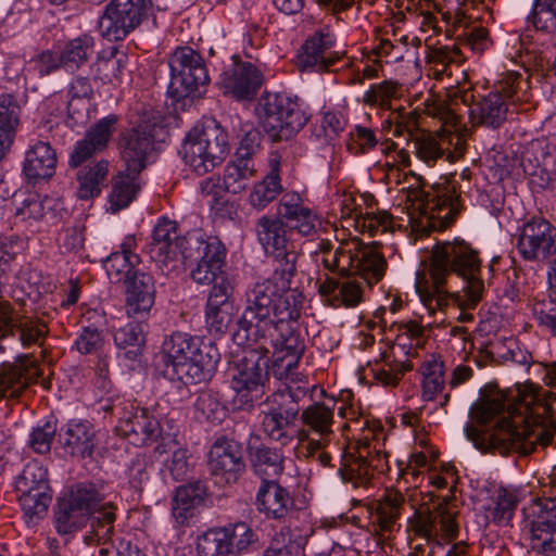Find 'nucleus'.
Instances as JSON below:
<instances>
[{
	"mask_svg": "<svg viewBox=\"0 0 556 556\" xmlns=\"http://www.w3.org/2000/svg\"><path fill=\"white\" fill-rule=\"evenodd\" d=\"M267 255L274 260L273 275L248 287L232 340L240 344L247 340H270L275 375L282 378L299 366L306 349L299 324L305 296L290 287L296 275V245Z\"/></svg>",
	"mask_w": 556,
	"mask_h": 556,
	"instance_id": "f257e3e1",
	"label": "nucleus"
},
{
	"mask_svg": "<svg viewBox=\"0 0 556 556\" xmlns=\"http://www.w3.org/2000/svg\"><path fill=\"white\" fill-rule=\"evenodd\" d=\"M555 402V392L533 383L518 389L509 400L503 391L483 390L471 408V416L484 428L467 425L466 437L482 453L529 455L536 444L547 446L554 438Z\"/></svg>",
	"mask_w": 556,
	"mask_h": 556,
	"instance_id": "f03ea898",
	"label": "nucleus"
},
{
	"mask_svg": "<svg viewBox=\"0 0 556 556\" xmlns=\"http://www.w3.org/2000/svg\"><path fill=\"white\" fill-rule=\"evenodd\" d=\"M416 290L430 315L450 300L478 305L484 290L479 252L463 239L438 242L432 248L430 280L418 277Z\"/></svg>",
	"mask_w": 556,
	"mask_h": 556,
	"instance_id": "7ed1b4c3",
	"label": "nucleus"
},
{
	"mask_svg": "<svg viewBox=\"0 0 556 556\" xmlns=\"http://www.w3.org/2000/svg\"><path fill=\"white\" fill-rule=\"evenodd\" d=\"M200 349L199 340L189 333L176 331L165 337L155 357V370L169 381L195 384L214 375L219 354L213 346Z\"/></svg>",
	"mask_w": 556,
	"mask_h": 556,
	"instance_id": "20e7f679",
	"label": "nucleus"
},
{
	"mask_svg": "<svg viewBox=\"0 0 556 556\" xmlns=\"http://www.w3.org/2000/svg\"><path fill=\"white\" fill-rule=\"evenodd\" d=\"M237 345L240 343L235 342ZM269 343L274 349L270 340H247L241 343L242 346L248 345L249 349L243 352V355L235 363V372L231 377L230 387L235 392L233 402L240 409L250 410L254 405L262 400L266 392L269 381V349L266 346ZM296 367L288 371V374L280 378L274 375L277 379H288ZM271 370H274V351L271 352Z\"/></svg>",
	"mask_w": 556,
	"mask_h": 556,
	"instance_id": "39448f33",
	"label": "nucleus"
},
{
	"mask_svg": "<svg viewBox=\"0 0 556 556\" xmlns=\"http://www.w3.org/2000/svg\"><path fill=\"white\" fill-rule=\"evenodd\" d=\"M180 153L187 166L205 175L220 165L229 153L228 134L215 121L194 126L184 139Z\"/></svg>",
	"mask_w": 556,
	"mask_h": 556,
	"instance_id": "423d86ee",
	"label": "nucleus"
},
{
	"mask_svg": "<svg viewBox=\"0 0 556 556\" xmlns=\"http://www.w3.org/2000/svg\"><path fill=\"white\" fill-rule=\"evenodd\" d=\"M263 130L273 141L289 140L308 122L298 97L279 92H264L255 108Z\"/></svg>",
	"mask_w": 556,
	"mask_h": 556,
	"instance_id": "0eeeda50",
	"label": "nucleus"
},
{
	"mask_svg": "<svg viewBox=\"0 0 556 556\" xmlns=\"http://www.w3.org/2000/svg\"><path fill=\"white\" fill-rule=\"evenodd\" d=\"M399 331L390 352L381 354L382 364L372 368L374 378L383 387H396L405 372L413 369L409 356L415 353L413 346H419L424 337V327L416 320L393 323Z\"/></svg>",
	"mask_w": 556,
	"mask_h": 556,
	"instance_id": "6e6552de",
	"label": "nucleus"
},
{
	"mask_svg": "<svg viewBox=\"0 0 556 556\" xmlns=\"http://www.w3.org/2000/svg\"><path fill=\"white\" fill-rule=\"evenodd\" d=\"M170 81L168 94L176 101L197 97L210 83L202 55L191 47H178L168 58Z\"/></svg>",
	"mask_w": 556,
	"mask_h": 556,
	"instance_id": "1a4fd4ad",
	"label": "nucleus"
},
{
	"mask_svg": "<svg viewBox=\"0 0 556 556\" xmlns=\"http://www.w3.org/2000/svg\"><path fill=\"white\" fill-rule=\"evenodd\" d=\"M13 308L8 301L0 300V339L13 330ZM5 348L0 343V355ZM37 376V367L28 356H21L15 362L0 363V400L17 399Z\"/></svg>",
	"mask_w": 556,
	"mask_h": 556,
	"instance_id": "9d476101",
	"label": "nucleus"
},
{
	"mask_svg": "<svg viewBox=\"0 0 556 556\" xmlns=\"http://www.w3.org/2000/svg\"><path fill=\"white\" fill-rule=\"evenodd\" d=\"M152 0H110L98 20L100 35L121 41L137 29L151 13Z\"/></svg>",
	"mask_w": 556,
	"mask_h": 556,
	"instance_id": "9b49d317",
	"label": "nucleus"
},
{
	"mask_svg": "<svg viewBox=\"0 0 556 556\" xmlns=\"http://www.w3.org/2000/svg\"><path fill=\"white\" fill-rule=\"evenodd\" d=\"M520 83L519 73H507L494 85L492 91L470 108L472 124L491 129L500 128L507 119L508 103L519 100L517 92Z\"/></svg>",
	"mask_w": 556,
	"mask_h": 556,
	"instance_id": "f8f14e48",
	"label": "nucleus"
},
{
	"mask_svg": "<svg viewBox=\"0 0 556 556\" xmlns=\"http://www.w3.org/2000/svg\"><path fill=\"white\" fill-rule=\"evenodd\" d=\"M14 491L24 515L41 518L52 502L48 470L38 460L28 462L14 480Z\"/></svg>",
	"mask_w": 556,
	"mask_h": 556,
	"instance_id": "ddd939ff",
	"label": "nucleus"
},
{
	"mask_svg": "<svg viewBox=\"0 0 556 556\" xmlns=\"http://www.w3.org/2000/svg\"><path fill=\"white\" fill-rule=\"evenodd\" d=\"M388 469V454L372 442L359 441L343 454L339 475L354 488H367L376 472Z\"/></svg>",
	"mask_w": 556,
	"mask_h": 556,
	"instance_id": "4468645a",
	"label": "nucleus"
},
{
	"mask_svg": "<svg viewBox=\"0 0 556 556\" xmlns=\"http://www.w3.org/2000/svg\"><path fill=\"white\" fill-rule=\"evenodd\" d=\"M415 532L433 542L428 556H456L458 547L456 545H445L440 540L455 539L458 532V526L455 520V514L443 505H439L434 510L419 513L414 523Z\"/></svg>",
	"mask_w": 556,
	"mask_h": 556,
	"instance_id": "2eb2a0df",
	"label": "nucleus"
},
{
	"mask_svg": "<svg viewBox=\"0 0 556 556\" xmlns=\"http://www.w3.org/2000/svg\"><path fill=\"white\" fill-rule=\"evenodd\" d=\"M161 126L156 122L142 119L138 125L125 129L118 137V150L125 168L140 174L147 166L148 155L154 149V139Z\"/></svg>",
	"mask_w": 556,
	"mask_h": 556,
	"instance_id": "dca6fc26",
	"label": "nucleus"
},
{
	"mask_svg": "<svg viewBox=\"0 0 556 556\" xmlns=\"http://www.w3.org/2000/svg\"><path fill=\"white\" fill-rule=\"evenodd\" d=\"M334 406L336 401L331 399L329 403L315 402L302 410L300 419L304 428L299 432V438L307 441L309 455L326 448L334 439Z\"/></svg>",
	"mask_w": 556,
	"mask_h": 556,
	"instance_id": "f3484780",
	"label": "nucleus"
},
{
	"mask_svg": "<svg viewBox=\"0 0 556 556\" xmlns=\"http://www.w3.org/2000/svg\"><path fill=\"white\" fill-rule=\"evenodd\" d=\"M516 248L526 261L549 258L556 254V227L544 217H531L518 228Z\"/></svg>",
	"mask_w": 556,
	"mask_h": 556,
	"instance_id": "a211bd4d",
	"label": "nucleus"
},
{
	"mask_svg": "<svg viewBox=\"0 0 556 556\" xmlns=\"http://www.w3.org/2000/svg\"><path fill=\"white\" fill-rule=\"evenodd\" d=\"M217 84L224 94L237 101H250L264 84V75L254 64L243 62L239 55L233 54L220 73Z\"/></svg>",
	"mask_w": 556,
	"mask_h": 556,
	"instance_id": "6ab92c4d",
	"label": "nucleus"
},
{
	"mask_svg": "<svg viewBox=\"0 0 556 556\" xmlns=\"http://www.w3.org/2000/svg\"><path fill=\"white\" fill-rule=\"evenodd\" d=\"M334 46L336 36L328 26L316 29L298 50V68L308 73L328 71L340 59Z\"/></svg>",
	"mask_w": 556,
	"mask_h": 556,
	"instance_id": "aec40b11",
	"label": "nucleus"
},
{
	"mask_svg": "<svg viewBox=\"0 0 556 556\" xmlns=\"http://www.w3.org/2000/svg\"><path fill=\"white\" fill-rule=\"evenodd\" d=\"M286 400L283 395H269L261 404L260 413L263 432L281 445L292 441L290 427L294 425L300 413L299 405Z\"/></svg>",
	"mask_w": 556,
	"mask_h": 556,
	"instance_id": "412c9836",
	"label": "nucleus"
},
{
	"mask_svg": "<svg viewBox=\"0 0 556 556\" xmlns=\"http://www.w3.org/2000/svg\"><path fill=\"white\" fill-rule=\"evenodd\" d=\"M421 214L426 226L433 230L446 229L459 213V193L454 182H447L425 193Z\"/></svg>",
	"mask_w": 556,
	"mask_h": 556,
	"instance_id": "4be33fe9",
	"label": "nucleus"
},
{
	"mask_svg": "<svg viewBox=\"0 0 556 556\" xmlns=\"http://www.w3.org/2000/svg\"><path fill=\"white\" fill-rule=\"evenodd\" d=\"M207 466L212 476L226 484L236 483L245 470L241 445L228 439H218L207 454Z\"/></svg>",
	"mask_w": 556,
	"mask_h": 556,
	"instance_id": "5701e85b",
	"label": "nucleus"
},
{
	"mask_svg": "<svg viewBox=\"0 0 556 556\" xmlns=\"http://www.w3.org/2000/svg\"><path fill=\"white\" fill-rule=\"evenodd\" d=\"M232 293L233 286L228 278H222L208 292L204 308L205 327L215 338L225 334L232 321Z\"/></svg>",
	"mask_w": 556,
	"mask_h": 556,
	"instance_id": "b1692460",
	"label": "nucleus"
},
{
	"mask_svg": "<svg viewBox=\"0 0 556 556\" xmlns=\"http://www.w3.org/2000/svg\"><path fill=\"white\" fill-rule=\"evenodd\" d=\"M277 214L292 233L314 239L318 236L323 220L307 206L296 192L285 193L278 202Z\"/></svg>",
	"mask_w": 556,
	"mask_h": 556,
	"instance_id": "393cba45",
	"label": "nucleus"
},
{
	"mask_svg": "<svg viewBox=\"0 0 556 556\" xmlns=\"http://www.w3.org/2000/svg\"><path fill=\"white\" fill-rule=\"evenodd\" d=\"M531 511L533 547L543 556H556V496L535 500Z\"/></svg>",
	"mask_w": 556,
	"mask_h": 556,
	"instance_id": "a878e982",
	"label": "nucleus"
},
{
	"mask_svg": "<svg viewBox=\"0 0 556 556\" xmlns=\"http://www.w3.org/2000/svg\"><path fill=\"white\" fill-rule=\"evenodd\" d=\"M115 518L116 516L108 508L98 513L92 521V530L85 535V542L98 546V556H148L130 542L121 541L118 546H115L113 542Z\"/></svg>",
	"mask_w": 556,
	"mask_h": 556,
	"instance_id": "bb28decb",
	"label": "nucleus"
},
{
	"mask_svg": "<svg viewBox=\"0 0 556 556\" xmlns=\"http://www.w3.org/2000/svg\"><path fill=\"white\" fill-rule=\"evenodd\" d=\"M255 507L267 519L290 521L298 513L290 491L277 480L261 482L255 494Z\"/></svg>",
	"mask_w": 556,
	"mask_h": 556,
	"instance_id": "cd10ccee",
	"label": "nucleus"
},
{
	"mask_svg": "<svg viewBox=\"0 0 556 556\" xmlns=\"http://www.w3.org/2000/svg\"><path fill=\"white\" fill-rule=\"evenodd\" d=\"M155 302V282L151 274L134 271L125 282V311L128 317L146 319Z\"/></svg>",
	"mask_w": 556,
	"mask_h": 556,
	"instance_id": "c85d7f7f",
	"label": "nucleus"
},
{
	"mask_svg": "<svg viewBox=\"0 0 556 556\" xmlns=\"http://www.w3.org/2000/svg\"><path fill=\"white\" fill-rule=\"evenodd\" d=\"M117 121L116 115H109L93 124L86 131L85 137L75 143L70 155V166L77 168L93 155L105 150L112 138Z\"/></svg>",
	"mask_w": 556,
	"mask_h": 556,
	"instance_id": "c756f323",
	"label": "nucleus"
},
{
	"mask_svg": "<svg viewBox=\"0 0 556 556\" xmlns=\"http://www.w3.org/2000/svg\"><path fill=\"white\" fill-rule=\"evenodd\" d=\"M182 241H185V238L180 240L176 222L162 217L159 218L152 230L151 240L146 245V252L152 261L166 264L177 257Z\"/></svg>",
	"mask_w": 556,
	"mask_h": 556,
	"instance_id": "7c9ffc66",
	"label": "nucleus"
},
{
	"mask_svg": "<svg viewBox=\"0 0 556 556\" xmlns=\"http://www.w3.org/2000/svg\"><path fill=\"white\" fill-rule=\"evenodd\" d=\"M353 249H348L346 269L359 275L368 285L377 283L384 274L387 262L372 247L358 241L352 242Z\"/></svg>",
	"mask_w": 556,
	"mask_h": 556,
	"instance_id": "2f4dec72",
	"label": "nucleus"
},
{
	"mask_svg": "<svg viewBox=\"0 0 556 556\" xmlns=\"http://www.w3.org/2000/svg\"><path fill=\"white\" fill-rule=\"evenodd\" d=\"M119 418L121 431L136 446L151 444L161 435L160 421L146 408L137 407L129 416Z\"/></svg>",
	"mask_w": 556,
	"mask_h": 556,
	"instance_id": "473e14b6",
	"label": "nucleus"
},
{
	"mask_svg": "<svg viewBox=\"0 0 556 556\" xmlns=\"http://www.w3.org/2000/svg\"><path fill=\"white\" fill-rule=\"evenodd\" d=\"M59 441L66 453L90 457L96 447V431L88 420L72 419L59 432Z\"/></svg>",
	"mask_w": 556,
	"mask_h": 556,
	"instance_id": "72a5a7b5",
	"label": "nucleus"
},
{
	"mask_svg": "<svg viewBox=\"0 0 556 556\" xmlns=\"http://www.w3.org/2000/svg\"><path fill=\"white\" fill-rule=\"evenodd\" d=\"M318 292L324 301L333 308L355 307L363 301V286L355 279H336L326 277L319 282Z\"/></svg>",
	"mask_w": 556,
	"mask_h": 556,
	"instance_id": "f704fd0d",
	"label": "nucleus"
},
{
	"mask_svg": "<svg viewBox=\"0 0 556 556\" xmlns=\"http://www.w3.org/2000/svg\"><path fill=\"white\" fill-rule=\"evenodd\" d=\"M255 233L266 255L295 245L291 239L290 229L287 228L278 214L260 217L255 223Z\"/></svg>",
	"mask_w": 556,
	"mask_h": 556,
	"instance_id": "c9c22d12",
	"label": "nucleus"
},
{
	"mask_svg": "<svg viewBox=\"0 0 556 556\" xmlns=\"http://www.w3.org/2000/svg\"><path fill=\"white\" fill-rule=\"evenodd\" d=\"M185 243L180 253L186 263L217 261V265H225L226 248L217 237H205L195 232L186 237Z\"/></svg>",
	"mask_w": 556,
	"mask_h": 556,
	"instance_id": "e433bc0d",
	"label": "nucleus"
},
{
	"mask_svg": "<svg viewBox=\"0 0 556 556\" xmlns=\"http://www.w3.org/2000/svg\"><path fill=\"white\" fill-rule=\"evenodd\" d=\"M248 452L252 470L261 482L277 480L282 475L285 454L281 448L261 443L249 445Z\"/></svg>",
	"mask_w": 556,
	"mask_h": 556,
	"instance_id": "4c0bfd02",
	"label": "nucleus"
},
{
	"mask_svg": "<svg viewBox=\"0 0 556 556\" xmlns=\"http://www.w3.org/2000/svg\"><path fill=\"white\" fill-rule=\"evenodd\" d=\"M56 154L49 142L37 141L26 151L23 173L28 181L50 178L55 170Z\"/></svg>",
	"mask_w": 556,
	"mask_h": 556,
	"instance_id": "58836bf2",
	"label": "nucleus"
},
{
	"mask_svg": "<svg viewBox=\"0 0 556 556\" xmlns=\"http://www.w3.org/2000/svg\"><path fill=\"white\" fill-rule=\"evenodd\" d=\"M405 497L397 490H386L383 496L370 505L372 523L380 532H392L404 508Z\"/></svg>",
	"mask_w": 556,
	"mask_h": 556,
	"instance_id": "ea45409f",
	"label": "nucleus"
},
{
	"mask_svg": "<svg viewBox=\"0 0 556 556\" xmlns=\"http://www.w3.org/2000/svg\"><path fill=\"white\" fill-rule=\"evenodd\" d=\"M96 40L89 34H81L67 40L60 51L64 68L68 72L79 71L94 54Z\"/></svg>",
	"mask_w": 556,
	"mask_h": 556,
	"instance_id": "a19ab883",
	"label": "nucleus"
},
{
	"mask_svg": "<svg viewBox=\"0 0 556 556\" xmlns=\"http://www.w3.org/2000/svg\"><path fill=\"white\" fill-rule=\"evenodd\" d=\"M75 506L81 508L91 517L93 521L98 513L110 509L115 515V507L112 503H102L103 496L97 486L89 482H79L72 486L70 496L67 497ZM92 530V522H90V530Z\"/></svg>",
	"mask_w": 556,
	"mask_h": 556,
	"instance_id": "79ce46f5",
	"label": "nucleus"
},
{
	"mask_svg": "<svg viewBox=\"0 0 556 556\" xmlns=\"http://www.w3.org/2000/svg\"><path fill=\"white\" fill-rule=\"evenodd\" d=\"M205 494V486L199 481L180 485L173 501V516L176 520L185 523L191 518L193 510L203 503Z\"/></svg>",
	"mask_w": 556,
	"mask_h": 556,
	"instance_id": "37998d69",
	"label": "nucleus"
},
{
	"mask_svg": "<svg viewBox=\"0 0 556 556\" xmlns=\"http://www.w3.org/2000/svg\"><path fill=\"white\" fill-rule=\"evenodd\" d=\"M140 174L129 173L126 168L121 172L112 181V190L109 195V210L117 213L127 207L140 190Z\"/></svg>",
	"mask_w": 556,
	"mask_h": 556,
	"instance_id": "c03bdc74",
	"label": "nucleus"
},
{
	"mask_svg": "<svg viewBox=\"0 0 556 556\" xmlns=\"http://www.w3.org/2000/svg\"><path fill=\"white\" fill-rule=\"evenodd\" d=\"M108 174L109 162L106 160H100L83 167L77 174L79 182L78 198L80 200H90L98 197L101 193V185L106 179Z\"/></svg>",
	"mask_w": 556,
	"mask_h": 556,
	"instance_id": "a18cd8bd",
	"label": "nucleus"
},
{
	"mask_svg": "<svg viewBox=\"0 0 556 556\" xmlns=\"http://www.w3.org/2000/svg\"><path fill=\"white\" fill-rule=\"evenodd\" d=\"M256 168L253 160L236 157L224 168L223 186L227 192H242L255 176Z\"/></svg>",
	"mask_w": 556,
	"mask_h": 556,
	"instance_id": "49530a36",
	"label": "nucleus"
},
{
	"mask_svg": "<svg viewBox=\"0 0 556 556\" xmlns=\"http://www.w3.org/2000/svg\"><path fill=\"white\" fill-rule=\"evenodd\" d=\"M113 339L116 348L123 351L124 358L137 361L146 342L143 326L140 323H128L114 332Z\"/></svg>",
	"mask_w": 556,
	"mask_h": 556,
	"instance_id": "de8ad7c7",
	"label": "nucleus"
},
{
	"mask_svg": "<svg viewBox=\"0 0 556 556\" xmlns=\"http://www.w3.org/2000/svg\"><path fill=\"white\" fill-rule=\"evenodd\" d=\"M224 530L230 555L240 556L260 547L258 534L245 522L230 523Z\"/></svg>",
	"mask_w": 556,
	"mask_h": 556,
	"instance_id": "09e8293b",
	"label": "nucleus"
},
{
	"mask_svg": "<svg viewBox=\"0 0 556 556\" xmlns=\"http://www.w3.org/2000/svg\"><path fill=\"white\" fill-rule=\"evenodd\" d=\"M91 517L67 498L58 503L54 511L55 529L59 534H70L81 529Z\"/></svg>",
	"mask_w": 556,
	"mask_h": 556,
	"instance_id": "8fccbe9b",
	"label": "nucleus"
},
{
	"mask_svg": "<svg viewBox=\"0 0 556 556\" xmlns=\"http://www.w3.org/2000/svg\"><path fill=\"white\" fill-rule=\"evenodd\" d=\"M13 329L17 332L24 348L41 346L49 333L47 321L38 316L17 317L13 320Z\"/></svg>",
	"mask_w": 556,
	"mask_h": 556,
	"instance_id": "3c124183",
	"label": "nucleus"
},
{
	"mask_svg": "<svg viewBox=\"0 0 556 556\" xmlns=\"http://www.w3.org/2000/svg\"><path fill=\"white\" fill-rule=\"evenodd\" d=\"M278 168L274 167L261 181L253 186L249 195L250 204L261 211L282 192Z\"/></svg>",
	"mask_w": 556,
	"mask_h": 556,
	"instance_id": "603ef678",
	"label": "nucleus"
},
{
	"mask_svg": "<svg viewBox=\"0 0 556 556\" xmlns=\"http://www.w3.org/2000/svg\"><path fill=\"white\" fill-rule=\"evenodd\" d=\"M227 532L224 527L208 529L198 536L197 552L199 556H230L227 544Z\"/></svg>",
	"mask_w": 556,
	"mask_h": 556,
	"instance_id": "864d4df0",
	"label": "nucleus"
},
{
	"mask_svg": "<svg viewBox=\"0 0 556 556\" xmlns=\"http://www.w3.org/2000/svg\"><path fill=\"white\" fill-rule=\"evenodd\" d=\"M140 263L139 255L125 256L122 253H111L103 263L104 269L114 283L124 281L131 277L134 271H139L136 267Z\"/></svg>",
	"mask_w": 556,
	"mask_h": 556,
	"instance_id": "5fc2aeb1",
	"label": "nucleus"
},
{
	"mask_svg": "<svg viewBox=\"0 0 556 556\" xmlns=\"http://www.w3.org/2000/svg\"><path fill=\"white\" fill-rule=\"evenodd\" d=\"M517 504L515 494L501 489L494 498V505L486 510V518L498 526H506L511 520Z\"/></svg>",
	"mask_w": 556,
	"mask_h": 556,
	"instance_id": "6e6d98bb",
	"label": "nucleus"
},
{
	"mask_svg": "<svg viewBox=\"0 0 556 556\" xmlns=\"http://www.w3.org/2000/svg\"><path fill=\"white\" fill-rule=\"evenodd\" d=\"M535 29L551 34L556 30V0H534L529 16Z\"/></svg>",
	"mask_w": 556,
	"mask_h": 556,
	"instance_id": "4d7b16f0",
	"label": "nucleus"
},
{
	"mask_svg": "<svg viewBox=\"0 0 556 556\" xmlns=\"http://www.w3.org/2000/svg\"><path fill=\"white\" fill-rule=\"evenodd\" d=\"M399 85L392 80H383L370 85L363 94V102L370 106H379L382 110L391 109L392 99L397 97Z\"/></svg>",
	"mask_w": 556,
	"mask_h": 556,
	"instance_id": "13d9d810",
	"label": "nucleus"
},
{
	"mask_svg": "<svg viewBox=\"0 0 556 556\" xmlns=\"http://www.w3.org/2000/svg\"><path fill=\"white\" fill-rule=\"evenodd\" d=\"M197 413L211 422L222 421L225 416V406L218 392L205 390L199 393L194 403Z\"/></svg>",
	"mask_w": 556,
	"mask_h": 556,
	"instance_id": "bf43d9fd",
	"label": "nucleus"
},
{
	"mask_svg": "<svg viewBox=\"0 0 556 556\" xmlns=\"http://www.w3.org/2000/svg\"><path fill=\"white\" fill-rule=\"evenodd\" d=\"M62 67L64 68V63L60 52L50 49L38 52L29 61V71L39 78L50 76Z\"/></svg>",
	"mask_w": 556,
	"mask_h": 556,
	"instance_id": "052dcab7",
	"label": "nucleus"
},
{
	"mask_svg": "<svg viewBox=\"0 0 556 556\" xmlns=\"http://www.w3.org/2000/svg\"><path fill=\"white\" fill-rule=\"evenodd\" d=\"M413 143L416 156L428 166H433L439 159L445 155L442 141L431 135L417 137Z\"/></svg>",
	"mask_w": 556,
	"mask_h": 556,
	"instance_id": "680f3d73",
	"label": "nucleus"
},
{
	"mask_svg": "<svg viewBox=\"0 0 556 556\" xmlns=\"http://www.w3.org/2000/svg\"><path fill=\"white\" fill-rule=\"evenodd\" d=\"M532 314L538 326L556 338V301L553 299L535 301Z\"/></svg>",
	"mask_w": 556,
	"mask_h": 556,
	"instance_id": "e2e57ef3",
	"label": "nucleus"
},
{
	"mask_svg": "<svg viewBox=\"0 0 556 556\" xmlns=\"http://www.w3.org/2000/svg\"><path fill=\"white\" fill-rule=\"evenodd\" d=\"M21 108L13 94H0V130L15 134L20 122Z\"/></svg>",
	"mask_w": 556,
	"mask_h": 556,
	"instance_id": "0e129e2a",
	"label": "nucleus"
},
{
	"mask_svg": "<svg viewBox=\"0 0 556 556\" xmlns=\"http://www.w3.org/2000/svg\"><path fill=\"white\" fill-rule=\"evenodd\" d=\"M350 137L352 142L349 144V149L355 155L370 152L379 142L374 129L361 125L354 127Z\"/></svg>",
	"mask_w": 556,
	"mask_h": 556,
	"instance_id": "69168bd1",
	"label": "nucleus"
},
{
	"mask_svg": "<svg viewBox=\"0 0 556 556\" xmlns=\"http://www.w3.org/2000/svg\"><path fill=\"white\" fill-rule=\"evenodd\" d=\"M442 364L438 362L428 363L424 371L422 397L426 401H432L434 396L444 388V377Z\"/></svg>",
	"mask_w": 556,
	"mask_h": 556,
	"instance_id": "338daca9",
	"label": "nucleus"
},
{
	"mask_svg": "<svg viewBox=\"0 0 556 556\" xmlns=\"http://www.w3.org/2000/svg\"><path fill=\"white\" fill-rule=\"evenodd\" d=\"M299 545L295 544L290 534L289 528H282L279 534H276L273 543L267 547L263 556H298Z\"/></svg>",
	"mask_w": 556,
	"mask_h": 556,
	"instance_id": "774afa93",
	"label": "nucleus"
}]
</instances>
